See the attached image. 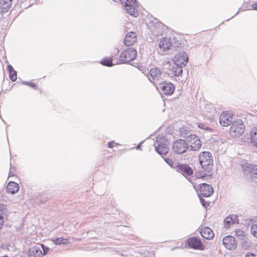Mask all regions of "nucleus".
I'll return each instance as SVG.
<instances>
[{
  "mask_svg": "<svg viewBox=\"0 0 257 257\" xmlns=\"http://www.w3.org/2000/svg\"><path fill=\"white\" fill-rule=\"evenodd\" d=\"M199 161L202 168L206 172L210 173L213 165L211 154L209 152H202L199 156Z\"/></svg>",
  "mask_w": 257,
  "mask_h": 257,
  "instance_id": "nucleus-1",
  "label": "nucleus"
},
{
  "mask_svg": "<svg viewBox=\"0 0 257 257\" xmlns=\"http://www.w3.org/2000/svg\"><path fill=\"white\" fill-rule=\"evenodd\" d=\"M137 55V50L134 48H128L123 50L115 64H123L128 63L135 59Z\"/></svg>",
  "mask_w": 257,
  "mask_h": 257,
  "instance_id": "nucleus-2",
  "label": "nucleus"
},
{
  "mask_svg": "<svg viewBox=\"0 0 257 257\" xmlns=\"http://www.w3.org/2000/svg\"><path fill=\"white\" fill-rule=\"evenodd\" d=\"M188 61V56L186 52L183 51L178 52V79L181 81V83L185 82L187 79V76L182 80H180L179 77L182 75L183 67L186 66Z\"/></svg>",
  "mask_w": 257,
  "mask_h": 257,
  "instance_id": "nucleus-3",
  "label": "nucleus"
},
{
  "mask_svg": "<svg viewBox=\"0 0 257 257\" xmlns=\"http://www.w3.org/2000/svg\"><path fill=\"white\" fill-rule=\"evenodd\" d=\"M245 126L241 119H236L231 124L229 134L233 138L240 136L244 132Z\"/></svg>",
  "mask_w": 257,
  "mask_h": 257,
  "instance_id": "nucleus-4",
  "label": "nucleus"
},
{
  "mask_svg": "<svg viewBox=\"0 0 257 257\" xmlns=\"http://www.w3.org/2000/svg\"><path fill=\"white\" fill-rule=\"evenodd\" d=\"M49 248L43 244L36 245L29 249L28 255L29 257H43L49 251Z\"/></svg>",
  "mask_w": 257,
  "mask_h": 257,
  "instance_id": "nucleus-5",
  "label": "nucleus"
},
{
  "mask_svg": "<svg viewBox=\"0 0 257 257\" xmlns=\"http://www.w3.org/2000/svg\"><path fill=\"white\" fill-rule=\"evenodd\" d=\"M187 246L195 250H203L205 246L199 237L193 236L188 238L186 241Z\"/></svg>",
  "mask_w": 257,
  "mask_h": 257,
  "instance_id": "nucleus-6",
  "label": "nucleus"
},
{
  "mask_svg": "<svg viewBox=\"0 0 257 257\" xmlns=\"http://www.w3.org/2000/svg\"><path fill=\"white\" fill-rule=\"evenodd\" d=\"M178 172L184 176L189 182H191L190 177L193 174L192 169L187 164H178Z\"/></svg>",
  "mask_w": 257,
  "mask_h": 257,
  "instance_id": "nucleus-7",
  "label": "nucleus"
},
{
  "mask_svg": "<svg viewBox=\"0 0 257 257\" xmlns=\"http://www.w3.org/2000/svg\"><path fill=\"white\" fill-rule=\"evenodd\" d=\"M172 45L173 42L171 38H162L159 42V53L163 54L165 52L170 49Z\"/></svg>",
  "mask_w": 257,
  "mask_h": 257,
  "instance_id": "nucleus-8",
  "label": "nucleus"
},
{
  "mask_svg": "<svg viewBox=\"0 0 257 257\" xmlns=\"http://www.w3.org/2000/svg\"><path fill=\"white\" fill-rule=\"evenodd\" d=\"M198 189L199 193L198 195L202 196L204 197L210 196L213 193V188L206 183H202L198 186Z\"/></svg>",
  "mask_w": 257,
  "mask_h": 257,
  "instance_id": "nucleus-9",
  "label": "nucleus"
},
{
  "mask_svg": "<svg viewBox=\"0 0 257 257\" xmlns=\"http://www.w3.org/2000/svg\"><path fill=\"white\" fill-rule=\"evenodd\" d=\"M223 245L228 249L231 250L236 248L237 242L235 238L231 235L225 236L222 240Z\"/></svg>",
  "mask_w": 257,
  "mask_h": 257,
  "instance_id": "nucleus-10",
  "label": "nucleus"
},
{
  "mask_svg": "<svg viewBox=\"0 0 257 257\" xmlns=\"http://www.w3.org/2000/svg\"><path fill=\"white\" fill-rule=\"evenodd\" d=\"M159 87L161 91L166 95H170L175 90L174 85L170 82H162L159 84Z\"/></svg>",
  "mask_w": 257,
  "mask_h": 257,
  "instance_id": "nucleus-11",
  "label": "nucleus"
},
{
  "mask_svg": "<svg viewBox=\"0 0 257 257\" xmlns=\"http://www.w3.org/2000/svg\"><path fill=\"white\" fill-rule=\"evenodd\" d=\"M256 165L252 164H246L245 167L243 168V172L245 178L251 181L255 168Z\"/></svg>",
  "mask_w": 257,
  "mask_h": 257,
  "instance_id": "nucleus-12",
  "label": "nucleus"
},
{
  "mask_svg": "<svg viewBox=\"0 0 257 257\" xmlns=\"http://www.w3.org/2000/svg\"><path fill=\"white\" fill-rule=\"evenodd\" d=\"M137 41V36L135 32H131L126 34L124 40V44L126 46L134 45Z\"/></svg>",
  "mask_w": 257,
  "mask_h": 257,
  "instance_id": "nucleus-13",
  "label": "nucleus"
},
{
  "mask_svg": "<svg viewBox=\"0 0 257 257\" xmlns=\"http://www.w3.org/2000/svg\"><path fill=\"white\" fill-rule=\"evenodd\" d=\"M188 143L190 144V150L191 151H197L202 146V143L200 140L199 137L196 135H194L191 137Z\"/></svg>",
  "mask_w": 257,
  "mask_h": 257,
  "instance_id": "nucleus-14",
  "label": "nucleus"
},
{
  "mask_svg": "<svg viewBox=\"0 0 257 257\" xmlns=\"http://www.w3.org/2000/svg\"><path fill=\"white\" fill-rule=\"evenodd\" d=\"M219 122L223 126H227L233 123L232 117L230 116L229 113L223 112L219 117Z\"/></svg>",
  "mask_w": 257,
  "mask_h": 257,
  "instance_id": "nucleus-15",
  "label": "nucleus"
},
{
  "mask_svg": "<svg viewBox=\"0 0 257 257\" xmlns=\"http://www.w3.org/2000/svg\"><path fill=\"white\" fill-rule=\"evenodd\" d=\"M12 5V0H0V14H3L9 11Z\"/></svg>",
  "mask_w": 257,
  "mask_h": 257,
  "instance_id": "nucleus-16",
  "label": "nucleus"
},
{
  "mask_svg": "<svg viewBox=\"0 0 257 257\" xmlns=\"http://www.w3.org/2000/svg\"><path fill=\"white\" fill-rule=\"evenodd\" d=\"M224 227L228 228L232 224L236 223L238 224V216L236 215L231 214L226 217L224 219Z\"/></svg>",
  "mask_w": 257,
  "mask_h": 257,
  "instance_id": "nucleus-17",
  "label": "nucleus"
},
{
  "mask_svg": "<svg viewBox=\"0 0 257 257\" xmlns=\"http://www.w3.org/2000/svg\"><path fill=\"white\" fill-rule=\"evenodd\" d=\"M179 135L185 138V140L188 142L189 140L191 139V137L194 135L192 134L189 127L186 126H183L182 127L179 128Z\"/></svg>",
  "mask_w": 257,
  "mask_h": 257,
  "instance_id": "nucleus-18",
  "label": "nucleus"
},
{
  "mask_svg": "<svg viewBox=\"0 0 257 257\" xmlns=\"http://www.w3.org/2000/svg\"><path fill=\"white\" fill-rule=\"evenodd\" d=\"M199 233L203 238L208 240L212 239L214 236L213 231L208 227L201 228Z\"/></svg>",
  "mask_w": 257,
  "mask_h": 257,
  "instance_id": "nucleus-19",
  "label": "nucleus"
},
{
  "mask_svg": "<svg viewBox=\"0 0 257 257\" xmlns=\"http://www.w3.org/2000/svg\"><path fill=\"white\" fill-rule=\"evenodd\" d=\"M187 141L183 139H178V154L185 153L188 149L189 145Z\"/></svg>",
  "mask_w": 257,
  "mask_h": 257,
  "instance_id": "nucleus-20",
  "label": "nucleus"
},
{
  "mask_svg": "<svg viewBox=\"0 0 257 257\" xmlns=\"http://www.w3.org/2000/svg\"><path fill=\"white\" fill-rule=\"evenodd\" d=\"M188 47V45L186 39L185 38V35L182 34H178V48L187 50Z\"/></svg>",
  "mask_w": 257,
  "mask_h": 257,
  "instance_id": "nucleus-21",
  "label": "nucleus"
},
{
  "mask_svg": "<svg viewBox=\"0 0 257 257\" xmlns=\"http://www.w3.org/2000/svg\"><path fill=\"white\" fill-rule=\"evenodd\" d=\"M155 149L156 151L161 155L166 154L168 151V148L166 144V141H165V143L158 144L155 147Z\"/></svg>",
  "mask_w": 257,
  "mask_h": 257,
  "instance_id": "nucleus-22",
  "label": "nucleus"
},
{
  "mask_svg": "<svg viewBox=\"0 0 257 257\" xmlns=\"http://www.w3.org/2000/svg\"><path fill=\"white\" fill-rule=\"evenodd\" d=\"M19 190V184L13 181H10L7 186V192L11 194H15Z\"/></svg>",
  "mask_w": 257,
  "mask_h": 257,
  "instance_id": "nucleus-23",
  "label": "nucleus"
},
{
  "mask_svg": "<svg viewBox=\"0 0 257 257\" xmlns=\"http://www.w3.org/2000/svg\"><path fill=\"white\" fill-rule=\"evenodd\" d=\"M125 4V9L127 13L130 15L136 17L138 16V11L135 8L134 6H133V4Z\"/></svg>",
  "mask_w": 257,
  "mask_h": 257,
  "instance_id": "nucleus-24",
  "label": "nucleus"
},
{
  "mask_svg": "<svg viewBox=\"0 0 257 257\" xmlns=\"http://www.w3.org/2000/svg\"><path fill=\"white\" fill-rule=\"evenodd\" d=\"M150 75L153 80H158L161 76L162 72L157 68H153L150 71Z\"/></svg>",
  "mask_w": 257,
  "mask_h": 257,
  "instance_id": "nucleus-25",
  "label": "nucleus"
},
{
  "mask_svg": "<svg viewBox=\"0 0 257 257\" xmlns=\"http://www.w3.org/2000/svg\"><path fill=\"white\" fill-rule=\"evenodd\" d=\"M7 69L9 73L10 78L12 81H15L17 79V72L14 70L13 66L11 65H8Z\"/></svg>",
  "mask_w": 257,
  "mask_h": 257,
  "instance_id": "nucleus-26",
  "label": "nucleus"
},
{
  "mask_svg": "<svg viewBox=\"0 0 257 257\" xmlns=\"http://www.w3.org/2000/svg\"><path fill=\"white\" fill-rule=\"evenodd\" d=\"M250 140L253 145L257 147V128H254L250 131Z\"/></svg>",
  "mask_w": 257,
  "mask_h": 257,
  "instance_id": "nucleus-27",
  "label": "nucleus"
},
{
  "mask_svg": "<svg viewBox=\"0 0 257 257\" xmlns=\"http://www.w3.org/2000/svg\"><path fill=\"white\" fill-rule=\"evenodd\" d=\"M53 242L56 244H66L69 243L68 238H65L62 237H57L53 240Z\"/></svg>",
  "mask_w": 257,
  "mask_h": 257,
  "instance_id": "nucleus-28",
  "label": "nucleus"
},
{
  "mask_svg": "<svg viewBox=\"0 0 257 257\" xmlns=\"http://www.w3.org/2000/svg\"><path fill=\"white\" fill-rule=\"evenodd\" d=\"M100 63L102 65H103L104 66H107V67H111L113 65L116 64L115 63L113 64L112 59L111 57H109V58L106 57V58L102 59L100 61Z\"/></svg>",
  "mask_w": 257,
  "mask_h": 257,
  "instance_id": "nucleus-29",
  "label": "nucleus"
},
{
  "mask_svg": "<svg viewBox=\"0 0 257 257\" xmlns=\"http://www.w3.org/2000/svg\"><path fill=\"white\" fill-rule=\"evenodd\" d=\"M235 236L238 238L239 239H242L244 236L245 232L240 229H237L234 230Z\"/></svg>",
  "mask_w": 257,
  "mask_h": 257,
  "instance_id": "nucleus-30",
  "label": "nucleus"
},
{
  "mask_svg": "<svg viewBox=\"0 0 257 257\" xmlns=\"http://www.w3.org/2000/svg\"><path fill=\"white\" fill-rule=\"evenodd\" d=\"M165 161L172 168L174 167V165L176 164V158H167L165 159Z\"/></svg>",
  "mask_w": 257,
  "mask_h": 257,
  "instance_id": "nucleus-31",
  "label": "nucleus"
},
{
  "mask_svg": "<svg viewBox=\"0 0 257 257\" xmlns=\"http://www.w3.org/2000/svg\"><path fill=\"white\" fill-rule=\"evenodd\" d=\"M207 173L204 171H198L195 173V177L197 178H205L207 175Z\"/></svg>",
  "mask_w": 257,
  "mask_h": 257,
  "instance_id": "nucleus-32",
  "label": "nucleus"
},
{
  "mask_svg": "<svg viewBox=\"0 0 257 257\" xmlns=\"http://www.w3.org/2000/svg\"><path fill=\"white\" fill-rule=\"evenodd\" d=\"M0 215H7V209L6 207V206L4 204H0Z\"/></svg>",
  "mask_w": 257,
  "mask_h": 257,
  "instance_id": "nucleus-33",
  "label": "nucleus"
},
{
  "mask_svg": "<svg viewBox=\"0 0 257 257\" xmlns=\"http://www.w3.org/2000/svg\"><path fill=\"white\" fill-rule=\"evenodd\" d=\"M251 234L255 237L257 238V224H253L251 226Z\"/></svg>",
  "mask_w": 257,
  "mask_h": 257,
  "instance_id": "nucleus-34",
  "label": "nucleus"
},
{
  "mask_svg": "<svg viewBox=\"0 0 257 257\" xmlns=\"http://www.w3.org/2000/svg\"><path fill=\"white\" fill-rule=\"evenodd\" d=\"M199 199L202 206L205 208L209 206V203L202 198V196L199 195Z\"/></svg>",
  "mask_w": 257,
  "mask_h": 257,
  "instance_id": "nucleus-35",
  "label": "nucleus"
},
{
  "mask_svg": "<svg viewBox=\"0 0 257 257\" xmlns=\"http://www.w3.org/2000/svg\"><path fill=\"white\" fill-rule=\"evenodd\" d=\"M118 146H119V144L117 143H115L114 141H111L109 142L107 145L108 147L111 149L113 148L114 147H117Z\"/></svg>",
  "mask_w": 257,
  "mask_h": 257,
  "instance_id": "nucleus-36",
  "label": "nucleus"
},
{
  "mask_svg": "<svg viewBox=\"0 0 257 257\" xmlns=\"http://www.w3.org/2000/svg\"><path fill=\"white\" fill-rule=\"evenodd\" d=\"M251 181L257 182V167L255 168Z\"/></svg>",
  "mask_w": 257,
  "mask_h": 257,
  "instance_id": "nucleus-37",
  "label": "nucleus"
},
{
  "mask_svg": "<svg viewBox=\"0 0 257 257\" xmlns=\"http://www.w3.org/2000/svg\"><path fill=\"white\" fill-rule=\"evenodd\" d=\"M250 246V243L247 240H244L242 243V246L243 248H247Z\"/></svg>",
  "mask_w": 257,
  "mask_h": 257,
  "instance_id": "nucleus-38",
  "label": "nucleus"
},
{
  "mask_svg": "<svg viewBox=\"0 0 257 257\" xmlns=\"http://www.w3.org/2000/svg\"><path fill=\"white\" fill-rule=\"evenodd\" d=\"M26 84L35 89L38 88L37 85L34 82H26Z\"/></svg>",
  "mask_w": 257,
  "mask_h": 257,
  "instance_id": "nucleus-39",
  "label": "nucleus"
},
{
  "mask_svg": "<svg viewBox=\"0 0 257 257\" xmlns=\"http://www.w3.org/2000/svg\"><path fill=\"white\" fill-rule=\"evenodd\" d=\"M124 4H135V0H120Z\"/></svg>",
  "mask_w": 257,
  "mask_h": 257,
  "instance_id": "nucleus-40",
  "label": "nucleus"
},
{
  "mask_svg": "<svg viewBox=\"0 0 257 257\" xmlns=\"http://www.w3.org/2000/svg\"><path fill=\"white\" fill-rule=\"evenodd\" d=\"M3 224H4L3 217L1 215H0V229L3 227Z\"/></svg>",
  "mask_w": 257,
  "mask_h": 257,
  "instance_id": "nucleus-41",
  "label": "nucleus"
},
{
  "mask_svg": "<svg viewBox=\"0 0 257 257\" xmlns=\"http://www.w3.org/2000/svg\"><path fill=\"white\" fill-rule=\"evenodd\" d=\"M245 257H257V255L252 253H247L246 254Z\"/></svg>",
  "mask_w": 257,
  "mask_h": 257,
  "instance_id": "nucleus-42",
  "label": "nucleus"
},
{
  "mask_svg": "<svg viewBox=\"0 0 257 257\" xmlns=\"http://www.w3.org/2000/svg\"><path fill=\"white\" fill-rule=\"evenodd\" d=\"M251 7H252V9L257 11V3L252 4Z\"/></svg>",
  "mask_w": 257,
  "mask_h": 257,
  "instance_id": "nucleus-43",
  "label": "nucleus"
},
{
  "mask_svg": "<svg viewBox=\"0 0 257 257\" xmlns=\"http://www.w3.org/2000/svg\"><path fill=\"white\" fill-rule=\"evenodd\" d=\"M241 9L243 11L245 10L246 9L250 10V8H248L247 7H244V6H242V8L240 9V10Z\"/></svg>",
  "mask_w": 257,
  "mask_h": 257,
  "instance_id": "nucleus-44",
  "label": "nucleus"
},
{
  "mask_svg": "<svg viewBox=\"0 0 257 257\" xmlns=\"http://www.w3.org/2000/svg\"><path fill=\"white\" fill-rule=\"evenodd\" d=\"M14 176V174H13L11 172H10L9 173V177H10L11 176Z\"/></svg>",
  "mask_w": 257,
  "mask_h": 257,
  "instance_id": "nucleus-45",
  "label": "nucleus"
},
{
  "mask_svg": "<svg viewBox=\"0 0 257 257\" xmlns=\"http://www.w3.org/2000/svg\"><path fill=\"white\" fill-rule=\"evenodd\" d=\"M238 13H239V11L233 16H232V18H233L235 16H236Z\"/></svg>",
  "mask_w": 257,
  "mask_h": 257,
  "instance_id": "nucleus-46",
  "label": "nucleus"
},
{
  "mask_svg": "<svg viewBox=\"0 0 257 257\" xmlns=\"http://www.w3.org/2000/svg\"><path fill=\"white\" fill-rule=\"evenodd\" d=\"M201 125H203V124H199L198 125V127H200V128H203V127H202L201 126Z\"/></svg>",
  "mask_w": 257,
  "mask_h": 257,
  "instance_id": "nucleus-47",
  "label": "nucleus"
},
{
  "mask_svg": "<svg viewBox=\"0 0 257 257\" xmlns=\"http://www.w3.org/2000/svg\"><path fill=\"white\" fill-rule=\"evenodd\" d=\"M140 147V146H138L137 148H139Z\"/></svg>",
  "mask_w": 257,
  "mask_h": 257,
  "instance_id": "nucleus-48",
  "label": "nucleus"
}]
</instances>
